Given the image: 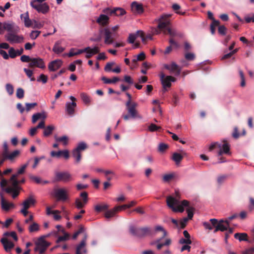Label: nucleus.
<instances>
[{
	"label": "nucleus",
	"mask_w": 254,
	"mask_h": 254,
	"mask_svg": "<svg viewBox=\"0 0 254 254\" xmlns=\"http://www.w3.org/2000/svg\"><path fill=\"white\" fill-rule=\"evenodd\" d=\"M56 182L67 183L73 180L72 175L68 171L56 172L55 174Z\"/></svg>",
	"instance_id": "nucleus-6"
},
{
	"label": "nucleus",
	"mask_w": 254,
	"mask_h": 254,
	"mask_svg": "<svg viewBox=\"0 0 254 254\" xmlns=\"http://www.w3.org/2000/svg\"><path fill=\"white\" fill-rule=\"evenodd\" d=\"M88 201V193L86 191H83L80 193V197L75 199L74 205L77 209H80L84 207Z\"/></svg>",
	"instance_id": "nucleus-7"
},
{
	"label": "nucleus",
	"mask_w": 254,
	"mask_h": 254,
	"mask_svg": "<svg viewBox=\"0 0 254 254\" xmlns=\"http://www.w3.org/2000/svg\"><path fill=\"white\" fill-rule=\"evenodd\" d=\"M35 202V199L32 196H30L24 200L22 204V208L28 209L31 206L34 205Z\"/></svg>",
	"instance_id": "nucleus-26"
},
{
	"label": "nucleus",
	"mask_w": 254,
	"mask_h": 254,
	"mask_svg": "<svg viewBox=\"0 0 254 254\" xmlns=\"http://www.w3.org/2000/svg\"><path fill=\"white\" fill-rule=\"evenodd\" d=\"M47 115L46 113L44 111H43L40 113H36L32 116V122L33 123H35L38 120L40 119L45 120L47 118Z\"/></svg>",
	"instance_id": "nucleus-32"
},
{
	"label": "nucleus",
	"mask_w": 254,
	"mask_h": 254,
	"mask_svg": "<svg viewBox=\"0 0 254 254\" xmlns=\"http://www.w3.org/2000/svg\"><path fill=\"white\" fill-rule=\"evenodd\" d=\"M129 233L133 236L142 238L146 236H154L160 234V238L156 240V242H160L167 235V232L161 226H157L155 228L150 227L135 228L130 226Z\"/></svg>",
	"instance_id": "nucleus-2"
},
{
	"label": "nucleus",
	"mask_w": 254,
	"mask_h": 254,
	"mask_svg": "<svg viewBox=\"0 0 254 254\" xmlns=\"http://www.w3.org/2000/svg\"><path fill=\"white\" fill-rule=\"evenodd\" d=\"M29 66L31 68L38 67L42 69H44L46 67L43 60L39 57L32 58L30 63L29 64Z\"/></svg>",
	"instance_id": "nucleus-16"
},
{
	"label": "nucleus",
	"mask_w": 254,
	"mask_h": 254,
	"mask_svg": "<svg viewBox=\"0 0 254 254\" xmlns=\"http://www.w3.org/2000/svg\"><path fill=\"white\" fill-rule=\"evenodd\" d=\"M48 77L47 75H44V74H41L37 78V81L40 82L42 81L43 83L45 84L47 82Z\"/></svg>",
	"instance_id": "nucleus-61"
},
{
	"label": "nucleus",
	"mask_w": 254,
	"mask_h": 254,
	"mask_svg": "<svg viewBox=\"0 0 254 254\" xmlns=\"http://www.w3.org/2000/svg\"><path fill=\"white\" fill-rule=\"evenodd\" d=\"M1 198V207L2 210L5 211H8L10 209L15 207L13 203L8 202L4 198L2 193H0Z\"/></svg>",
	"instance_id": "nucleus-21"
},
{
	"label": "nucleus",
	"mask_w": 254,
	"mask_h": 254,
	"mask_svg": "<svg viewBox=\"0 0 254 254\" xmlns=\"http://www.w3.org/2000/svg\"><path fill=\"white\" fill-rule=\"evenodd\" d=\"M114 14L118 16L124 15L126 13L125 10L120 7L114 8Z\"/></svg>",
	"instance_id": "nucleus-48"
},
{
	"label": "nucleus",
	"mask_w": 254,
	"mask_h": 254,
	"mask_svg": "<svg viewBox=\"0 0 254 254\" xmlns=\"http://www.w3.org/2000/svg\"><path fill=\"white\" fill-rule=\"evenodd\" d=\"M115 64V63L114 62H109L107 63L106 64L104 70L106 72H110L112 71L113 69L112 68V66Z\"/></svg>",
	"instance_id": "nucleus-57"
},
{
	"label": "nucleus",
	"mask_w": 254,
	"mask_h": 254,
	"mask_svg": "<svg viewBox=\"0 0 254 254\" xmlns=\"http://www.w3.org/2000/svg\"><path fill=\"white\" fill-rule=\"evenodd\" d=\"M0 242L6 252L10 251L14 247V244L11 242L8 241L6 238H2L0 240Z\"/></svg>",
	"instance_id": "nucleus-28"
},
{
	"label": "nucleus",
	"mask_w": 254,
	"mask_h": 254,
	"mask_svg": "<svg viewBox=\"0 0 254 254\" xmlns=\"http://www.w3.org/2000/svg\"><path fill=\"white\" fill-rule=\"evenodd\" d=\"M172 15V14L163 13L159 18L155 19L154 21L158 22V28L164 31L170 27L171 24L170 18Z\"/></svg>",
	"instance_id": "nucleus-5"
},
{
	"label": "nucleus",
	"mask_w": 254,
	"mask_h": 254,
	"mask_svg": "<svg viewBox=\"0 0 254 254\" xmlns=\"http://www.w3.org/2000/svg\"><path fill=\"white\" fill-rule=\"evenodd\" d=\"M238 217H239V214L237 213H234L228 217L219 219L218 222H229Z\"/></svg>",
	"instance_id": "nucleus-44"
},
{
	"label": "nucleus",
	"mask_w": 254,
	"mask_h": 254,
	"mask_svg": "<svg viewBox=\"0 0 254 254\" xmlns=\"http://www.w3.org/2000/svg\"><path fill=\"white\" fill-rule=\"evenodd\" d=\"M80 97L85 104H89L90 102V98L86 93H81Z\"/></svg>",
	"instance_id": "nucleus-53"
},
{
	"label": "nucleus",
	"mask_w": 254,
	"mask_h": 254,
	"mask_svg": "<svg viewBox=\"0 0 254 254\" xmlns=\"http://www.w3.org/2000/svg\"><path fill=\"white\" fill-rule=\"evenodd\" d=\"M84 49H86L85 52H89V54L91 55L92 56L96 54L99 53L100 51V48L98 46H95L93 48L90 47H87L84 48Z\"/></svg>",
	"instance_id": "nucleus-36"
},
{
	"label": "nucleus",
	"mask_w": 254,
	"mask_h": 254,
	"mask_svg": "<svg viewBox=\"0 0 254 254\" xmlns=\"http://www.w3.org/2000/svg\"><path fill=\"white\" fill-rule=\"evenodd\" d=\"M31 7L38 12L45 14L50 10V7L46 2L43 3L30 2Z\"/></svg>",
	"instance_id": "nucleus-9"
},
{
	"label": "nucleus",
	"mask_w": 254,
	"mask_h": 254,
	"mask_svg": "<svg viewBox=\"0 0 254 254\" xmlns=\"http://www.w3.org/2000/svg\"><path fill=\"white\" fill-rule=\"evenodd\" d=\"M101 79L105 84L115 83L116 82L120 81V79L118 77H114L113 78V79H111L105 76L102 77Z\"/></svg>",
	"instance_id": "nucleus-41"
},
{
	"label": "nucleus",
	"mask_w": 254,
	"mask_h": 254,
	"mask_svg": "<svg viewBox=\"0 0 254 254\" xmlns=\"http://www.w3.org/2000/svg\"><path fill=\"white\" fill-rule=\"evenodd\" d=\"M138 36V34H137V32L135 33H131L129 34L127 42L130 44L134 43L135 39Z\"/></svg>",
	"instance_id": "nucleus-52"
},
{
	"label": "nucleus",
	"mask_w": 254,
	"mask_h": 254,
	"mask_svg": "<svg viewBox=\"0 0 254 254\" xmlns=\"http://www.w3.org/2000/svg\"><path fill=\"white\" fill-rule=\"evenodd\" d=\"M60 211L57 210H52L50 206H47L46 209V213L48 216H51L53 217L54 220L59 221L61 216L60 215Z\"/></svg>",
	"instance_id": "nucleus-19"
},
{
	"label": "nucleus",
	"mask_w": 254,
	"mask_h": 254,
	"mask_svg": "<svg viewBox=\"0 0 254 254\" xmlns=\"http://www.w3.org/2000/svg\"><path fill=\"white\" fill-rule=\"evenodd\" d=\"M17 177L16 175H12L10 179L13 188L15 189L18 188V185L19 184V181L17 180Z\"/></svg>",
	"instance_id": "nucleus-47"
},
{
	"label": "nucleus",
	"mask_w": 254,
	"mask_h": 254,
	"mask_svg": "<svg viewBox=\"0 0 254 254\" xmlns=\"http://www.w3.org/2000/svg\"><path fill=\"white\" fill-rule=\"evenodd\" d=\"M86 148V144L84 142H80L78 144L75 149L81 152V151L85 150Z\"/></svg>",
	"instance_id": "nucleus-55"
},
{
	"label": "nucleus",
	"mask_w": 254,
	"mask_h": 254,
	"mask_svg": "<svg viewBox=\"0 0 254 254\" xmlns=\"http://www.w3.org/2000/svg\"><path fill=\"white\" fill-rule=\"evenodd\" d=\"M63 62L60 60H56L50 62L48 64V68L51 71H55L62 65Z\"/></svg>",
	"instance_id": "nucleus-23"
},
{
	"label": "nucleus",
	"mask_w": 254,
	"mask_h": 254,
	"mask_svg": "<svg viewBox=\"0 0 254 254\" xmlns=\"http://www.w3.org/2000/svg\"><path fill=\"white\" fill-rule=\"evenodd\" d=\"M127 110L128 114L132 118H135L137 117V111L136 108L137 106V104L134 102L127 101L126 103Z\"/></svg>",
	"instance_id": "nucleus-13"
},
{
	"label": "nucleus",
	"mask_w": 254,
	"mask_h": 254,
	"mask_svg": "<svg viewBox=\"0 0 254 254\" xmlns=\"http://www.w3.org/2000/svg\"><path fill=\"white\" fill-rule=\"evenodd\" d=\"M51 156L60 158L62 156L65 159H68L69 157V152L67 150H59L58 151H52L50 153Z\"/></svg>",
	"instance_id": "nucleus-18"
},
{
	"label": "nucleus",
	"mask_w": 254,
	"mask_h": 254,
	"mask_svg": "<svg viewBox=\"0 0 254 254\" xmlns=\"http://www.w3.org/2000/svg\"><path fill=\"white\" fill-rule=\"evenodd\" d=\"M51 245L50 243L45 241L43 238H40L36 243L35 250L39 253L40 254H43L47 249Z\"/></svg>",
	"instance_id": "nucleus-10"
},
{
	"label": "nucleus",
	"mask_w": 254,
	"mask_h": 254,
	"mask_svg": "<svg viewBox=\"0 0 254 254\" xmlns=\"http://www.w3.org/2000/svg\"><path fill=\"white\" fill-rule=\"evenodd\" d=\"M203 226L205 229L212 230L214 229V232L215 233L218 231L224 232L227 230V226L223 225V223H203Z\"/></svg>",
	"instance_id": "nucleus-12"
},
{
	"label": "nucleus",
	"mask_w": 254,
	"mask_h": 254,
	"mask_svg": "<svg viewBox=\"0 0 254 254\" xmlns=\"http://www.w3.org/2000/svg\"><path fill=\"white\" fill-rule=\"evenodd\" d=\"M174 177L173 173L166 174L163 176V180L164 182H169Z\"/></svg>",
	"instance_id": "nucleus-54"
},
{
	"label": "nucleus",
	"mask_w": 254,
	"mask_h": 254,
	"mask_svg": "<svg viewBox=\"0 0 254 254\" xmlns=\"http://www.w3.org/2000/svg\"><path fill=\"white\" fill-rule=\"evenodd\" d=\"M164 67L169 70L171 73H174L176 75H179L181 72V69L179 66L174 62H172L170 64H165Z\"/></svg>",
	"instance_id": "nucleus-20"
},
{
	"label": "nucleus",
	"mask_w": 254,
	"mask_h": 254,
	"mask_svg": "<svg viewBox=\"0 0 254 254\" xmlns=\"http://www.w3.org/2000/svg\"><path fill=\"white\" fill-rule=\"evenodd\" d=\"M20 151L19 150H15L12 152H7L5 154H1L2 156L4 157V159L9 161L10 162H14L16 159L19 157Z\"/></svg>",
	"instance_id": "nucleus-17"
},
{
	"label": "nucleus",
	"mask_w": 254,
	"mask_h": 254,
	"mask_svg": "<svg viewBox=\"0 0 254 254\" xmlns=\"http://www.w3.org/2000/svg\"><path fill=\"white\" fill-rule=\"evenodd\" d=\"M109 205L107 203L97 204L94 206V210L96 212L99 213L101 211H106L109 208Z\"/></svg>",
	"instance_id": "nucleus-34"
},
{
	"label": "nucleus",
	"mask_w": 254,
	"mask_h": 254,
	"mask_svg": "<svg viewBox=\"0 0 254 254\" xmlns=\"http://www.w3.org/2000/svg\"><path fill=\"white\" fill-rule=\"evenodd\" d=\"M76 106L75 102H67L65 104V110L69 115H73L74 113V109Z\"/></svg>",
	"instance_id": "nucleus-31"
},
{
	"label": "nucleus",
	"mask_w": 254,
	"mask_h": 254,
	"mask_svg": "<svg viewBox=\"0 0 254 254\" xmlns=\"http://www.w3.org/2000/svg\"><path fill=\"white\" fill-rule=\"evenodd\" d=\"M218 31L219 34L224 36L226 34L227 28L224 25H221L219 26Z\"/></svg>",
	"instance_id": "nucleus-62"
},
{
	"label": "nucleus",
	"mask_w": 254,
	"mask_h": 254,
	"mask_svg": "<svg viewBox=\"0 0 254 254\" xmlns=\"http://www.w3.org/2000/svg\"><path fill=\"white\" fill-rule=\"evenodd\" d=\"M163 33L165 34H168L172 37H182L183 36L182 33L178 32L176 29L172 28L170 26L167 27L166 30H164Z\"/></svg>",
	"instance_id": "nucleus-25"
},
{
	"label": "nucleus",
	"mask_w": 254,
	"mask_h": 254,
	"mask_svg": "<svg viewBox=\"0 0 254 254\" xmlns=\"http://www.w3.org/2000/svg\"><path fill=\"white\" fill-rule=\"evenodd\" d=\"M81 233H83L84 235L87 234L85 231V228L82 226H80L79 229L74 233L72 236V238L73 239H76L78 236Z\"/></svg>",
	"instance_id": "nucleus-50"
},
{
	"label": "nucleus",
	"mask_w": 254,
	"mask_h": 254,
	"mask_svg": "<svg viewBox=\"0 0 254 254\" xmlns=\"http://www.w3.org/2000/svg\"><path fill=\"white\" fill-rule=\"evenodd\" d=\"M183 158V155L177 152L174 153L172 157V160L174 162H175L176 164H179L181 162Z\"/></svg>",
	"instance_id": "nucleus-42"
},
{
	"label": "nucleus",
	"mask_w": 254,
	"mask_h": 254,
	"mask_svg": "<svg viewBox=\"0 0 254 254\" xmlns=\"http://www.w3.org/2000/svg\"><path fill=\"white\" fill-rule=\"evenodd\" d=\"M173 9L176 12V13L180 15H184L185 14V12H181L178 11L181 8V6L177 3H174L172 5Z\"/></svg>",
	"instance_id": "nucleus-56"
},
{
	"label": "nucleus",
	"mask_w": 254,
	"mask_h": 254,
	"mask_svg": "<svg viewBox=\"0 0 254 254\" xmlns=\"http://www.w3.org/2000/svg\"><path fill=\"white\" fill-rule=\"evenodd\" d=\"M85 51H86V49H76L74 48H71L69 52L67 54V56L69 57H71L84 53Z\"/></svg>",
	"instance_id": "nucleus-35"
},
{
	"label": "nucleus",
	"mask_w": 254,
	"mask_h": 254,
	"mask_svg": "<svg viewBox=\"0 0 254 254\" xmlns=\"http://www.w3.org/2000/svg\"><path fill=\"white\" fill-rule=\"evenodd\" d=\"M160 128V127H158L154 124H151L148 127V130L151 132L157 131Z\"/></svg>",
	"instance_id": "nucleus-60"
},
{
	"label": "nucleus",
	"mask_w": 254,
	"mask_h": 254,
	"mask_svg": "<svg viewBox=\"0 0 254 254\" xmlns=\"http://www.w3.org/2000/svg\"><path fill=\"white\" fill-rule=\"evenodd\" d=\"M101 32L104 33V43L106 44L110 45L114 43L115 34L109 28H105L101 31Z\"/></svg>",
	"instance_id": "nucleus-14"
},
{
	"label": "nucleus",
	"mask_w": 254,
	"mask_h": 254,
	"mask_svg": "<svg viewBox=\"0 0 254 254\" xmlns=\"http://www.w3.org/2000/svg\"><path fill=\"white\" fill-rule=\"evenodd\" d=\"M8 53H9V56L11 58H14L17 56L16 51L12 47H11L9 49V50L8 51Z\"/></svg>",
	"instance_id": "nucleus-64"
},
{
	"label": "nucleus",
	"mask_w": 254,
	"mask_h": 254,
	"mask_svg": "<svg viewBox=\"0 0 254 254\" xmlns=\"http://www.w3.org/2000/svg\"><path fill=\"white\" fill-rule=\"evenodd\" d=\"M56 228L57 229L58 231H53L51 232V233L43 236L41 237L40 238H43V239L45 240L46 238L53 235L55 237H57L59 233H62L64 234V236H60L57 239L56 242L57 243H59L63 241H65L66 240H67L69 239V235L66 233L65 231V230L64 228H63L61 225H58L56 226Z\"/></svg>",
	"instance_id": "nucleus-3"
},
{
	"label": "nucleus",
	"mask_w": 254,
	"mask_h": 254,
	"mask_svg": "<svg viewBox=\"0 0 254 254\" xmlns=\"http://www.w3.org/2000/svg\"><path fill=\"white\" fill-rule=\"evenodd\" d=\"M145 58V54L144 52H141L139 54L137 55L134 59L132 60V63H135L137 61H142Z\"/></svg>",
	"instance_id": "nucleus-49"
},
{
	"label": "nucleus",
	"mask_w": 254,
	"mask_h": 254,
	"mask_svg": "<svg viewBox=\"0 0 254 254\" xmlns=\"http://www.w3.org/2000/svg\"><path fill=\"white\" fill-rule=\"evenodd\" d=\"M234 238L239 240L240 241H247L248 235L246 233H237L235 234Z\"/></svg>",
	"instance_id": "nucleus-40"
},
{
	"label": "nucleus",
	"mask_w": 254,
	"mask_h": 254,
	"mask_svg": "<svg viewBox=\"0 0 254 254\" xmlns=\"http://www.w3.org/2000/svg\"><path fill=\"white\" fill-rule=\"evenodd\" d=\"M132 11L138 14H141L143 12V8L142 4L138 3L136 1H133L131 4Z\"/></svg>",
	"instance_id": "nucleus-27"
},
{
	"label": "nucleus",
	"mask_w": 254,
	"mask_h": 254,
	"mask_svg": "<svg viewBox=\"0 0 254 254\" xmlns=\"http://www.w3.org/2000/svg\"><path fill=\"white\" fill-rule=\"evenodd\" d=\"M87 234H85L84 237L78 244L75 249V254H87L88 250L86 248V240L87 239Z\"/></svg>",
	"instance_id": "nucleus-11"
},
{
	"label": "nucleus",
	"mask_w": 254,
	"mask_h": 254,
	"mask_svg": "<svg viewBox=\"0 0 254 254\" xmlns=\"http://www.w3.org/2000/svg\"><path fill=\"white\" fill-rule=\"evenodd\" d=\"M54 137L57 142H62L64 145H66L68 144V138L66 135H64L61 137H58L57 135H55Z\"/></svg>",
	"instance_id": "nucleus-43"
},
{
	"label": "nucleus",
	"mask_w": 254,
	"mask_h": 254,
	"mask_svg": "<svg viewBox=\"0 0 254 254\" xmlns=\"http://www.w3.org/2000/svg\"><path fill=\"white\" fill-rule=\"evenodd\" d=\"M109 18L105 14H100L97 19L96 22L102 26H105L109 23Z\"/></svg>",
	"instance_id": "nucleus-29"
},
{
	"label": "nucleus",
	"mask_w": 254,
	"mask_h": 254,
	"mask_svg": "<svg viewBox=\"0 0 254 254\" xmlns=\"http://www.w3.org/2000/svg\"><path fill=\"white\" fill-rule=\"evenodd\" d=\"M12 29L13 25L12 24L4 22V30H6L9 32H12Z\"/></svg>",
	"instance_id": "nucleus-63"
},
{
	"label": "nucleus",
	"mask_w": 254,
	"mask_h": 254,
	"mask_svg": "<svg viewBox=\"0 0 254 254\" xmlns=\"http://www.w3.org/2000/svg\"><path fill=\"white\" fill-rule=\"evenodd\" d=\"M61 43L58 42H57L53 48V51L54 53L56 54H59L61 53H62L64 50V48L63 47H62L61 45Z\"/></svg>",
	"instance_id": "nucleus-37"
},
{
	"label": "nucleus",
	"mask_w": 254,
	"mask_h": 254,
	"mask_svg": "<svg viewBox=\"0 0 254 254\" xmlns=\"http://www.w3.org/2000/svg\"><path fill=\"white\" fill-rule=\"evenodd\" d=\"M6 40L11 44L19 43L22 42L23 37L21 36H18L12 32H8L5 36Z\"/></svg>",
	"instance_id": "nucleus-15"
},
{
	"label": "nucleus",
	"mask_w": 254,
	"mask_h": 254,
	"mask_svg": "<svg viewBox=\"0 0 254 254\" xmlns=\"http://www.w3.org/2000/svg\"><path fill=\"white\" fill-rule=\"evenodd\" d=\"M160 77L164 91L167 90V88H169L171 86V82H175L176 80L173 76L170 75L165 76L163 72L160 73Z\"/></svg>",
	"instance_id": "nucleus-8"
},
{
	"label": "nucleus",
	"mask_w": 254,
	"mask_h": 254,
	"mask_svg": "<svg viewBox=\"0 0 254 254\" xmlns=\"http://www.w3.org/2000/svg\"><path fill=\"white\" fill-rule=\"evenodd\" d=\"M30 179L34 181L37 184H46L49 183L48 181H42L40 177L34 176L33 175L30 176Z\"/></svg>",
	"instance_id": "nucleus-51"
},
{
	"label": "nucleus",
	"mask_w": 254,
	"mask_h": 254,
	"mask_svg": "<svg viewBox=\"0 0 254 254\" xmlns=\"http://www.w3.org/2000/svg\"><path fill=\"white\" fill-rule=\"evenodd\" d=\"M52 195L58 201L65 202L69 199L68 190L64 188L54 189Z\"/></svg>",
	"instance_id": "nucleus-4"
},
{
	"label": "nucleus",
	"mask_w": 254,
	"mask_h": 254,
	"mask_svg": "<svg viewBox=\"0 0 254 254\" xmlns=\"http://www.w3.org/2000/svg\"><path fill=\"white\" fill-rule=\"evenodd\" d=\"M20 212L23 215L24 217H27L25 218L24 222H29V221L33 220V216L28 211V209L22 207L20 210Z\"/></svg>",
	"instance_id": "nucleus-33"
},
{
	"label": "nucleus",
	"mask_w": 254,
	"mask_h": 254,
	"mask_svg": "<svg viewBox=\"0 0 254 254\" xmlns=\"http://www.w3.org/2000/svg\"><path fill=\"white\" fill-rule=\"evenodd\" d=\"M55 127L53 125H50L45 127L43 132V135L46 137L49 136L52 133Z\"/></svg>",
	"instance_id": "nucleus-39"
},
{
	"label": "nucleus",
	"mask_w": 254,
	"mask_h": 254,
	"mask_svg": "<svg viewBox=\"0 0 254 254\" xmlns=\"http://www.w3.org/2000/svg\"><path fill=\"white\" fill-rule=\"evenodd\" d=\"M117 208L115 206L110 210L107 209L104 213L105 217L107 219H110L115 217L119 212Z\"/></svg>",
	"instance_id": "nucleus-30"
},
{
	"label": "nucleus",
	"mask_w": 254,
	"mask_h": 254,
	"mask_svg": "<svg viewBox=\"0 0 254 254\" xmlns=\"http://www.w3.org/2000/svg\"><path fill=\"white\" fill-rule=\"evenodd\" d=\"M20 18L24 23V25L26 27H30L33 24V22L36 23V20L32 21L29 18L28 12L27 11L24 13H22L20 15Z\"/></svg>",
	"instance_id": "nucleus-24"
},
{
	"label": "nucleus",
	"mask_w": 254,
	"mask_h": 254,
	"mask_svg": "<svg viewBox=\"0 0 254 254\" xmlns=\"http://www.w3.org/2000/svg\"><path fill=\"white\" fill-rule=\"evenodd\" d=\"M218 148L220 149L218 152V156H221L223 154L228 155H230L231 154L230 152V145L227 142H225L223 144H221L219 143V144H218Z\"/></svg>",
	"instance_id": "nucleus-22"
},
{
	"label": "nucleus",
	"mask_w": 254,
	"mask_h": 254,
	"mask_svg": "<svg viewBox=\"0 0 254 254\" xmlns=\"http://www.w3.org/2000/svg\"><path fill=\"white\" fill-rule=\"evenodd\" d=\"M31 160H32L31 159H29L27 161V163H26L25 164H24L23 165H22L21 167L19 169H18L17 173L15 174H13V175H16V177H18V175L22 174L23 173H24V172H25V169L28 166L29 163L30 161Z\"/></svg>",
	"instance_id": "nucleus-45"
},
{
	"label": "nucleus",
	"mask_w": 254,
	"mask_h": 254,
	"mask_svg": "<svg viewBox=\"0 0 254 254\" xmlns=\"http://www.w3.org/2000/svg\"><path fill=\"white\" fill-rule=\"evenodd\" d=\"M5 88L7 92L9 95L13 94L14 89L13 86L10 83H7L5 85Z\"/></svg>",
	"instance_id": "nucleus-59"
},
{
	"label": "nucleus",
	"mask_w": 254,
	"mask_h": 254,
	"mask_svg": "<svg viewBox=\"0 0 254 254\" xmlns=\"http://www.w3.org/2000/svg\"><path fill=\"white\" fill-rule=\"evenodd\" d=\"M16 95L18 99L23 98L24 95V90L21 88H17L16 90Z\"/></svg>",
	"instance_id": "nucleus-58"
},
{
	"label": "nucleus",
	"mask_w": 254,
	"mask_h": 254,
	"mask_svg": "<svg viewBox=\"0 0 254 254\" xmlns=\"http://www.w3.org/2000/svg\"><path fill=\"white\" fill-rule=\"evenodd\" d=\"M72 154L75 159V163L78 164L81 159V152L74 149L72 151Z\"/></svg>",
	"instance_id": "nucleus-38"
},
{
	"label": "nucleus",
	"mask_w": 254,
	"mask_h": 254,
	"mask_svg": "<svg viewBox=\"0 0 254 254\" xmlns=\"http://www.w3.org/2000/svg\"><path fill=\"white\" fill-rule=\"evenodd\" d=\"M180 194L178 190H175L174 196L169 195L167 197L166 202L168 206L174 212H182L184 211V207H187L186 211L187 217H184L180 222H187L191 220L193 216L194 208L189 206V201L184 200L180 201Z\"/></svg>",
	"instance_id": "nucleus-1"
},
{
	"label": "nucleus",
	"mask_w": 254,
	"mask_h": 254,
	"mask_svg": "<svg viewBox=\"0 0 254 254\" xmlns=\"http://www.w3.org/2000/svg\"><path fill=\"white\" fill-rule=\"evenodd\" d=\"M28 229L30 233H35L40 230V226L38 223H31Z\"/></svg>",
	"instance_id": "nucleus-46"
}]
</instances>
